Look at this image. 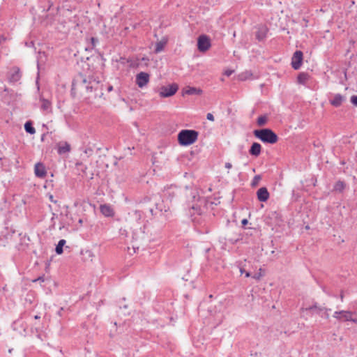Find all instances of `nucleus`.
<instances>
[{
    "label": "nucleus",
    "mask_w": 357,
    "mask_h": 357,
    "mask_svg": "<svg viewBox=\"0 0 357 357\" xmlns=\"http://www.w3.org/2000/svg\"><path fill=\"white\" fill-rule=\"evenodd\" d=\"M52 3H51V4L50 5V6L48 7V9H47V10H50V7H51V6H52Z\"/></svg>",
    "instance_id": "nucleus-64"
},
{
    "label": "nucleus",
    "mask_w": 357,
    "mask_h": 357,
    "mask_svg": "<svg viewBox=\"0 0 357 357\" xmlns=\"http://www.w3.org/2000/svg\"><path fill=\"white\" fill-rule=\"evenodd\" d=\"M57 153L59 155H64L70 152L71 146L70 144L64 141H61L56 144Z\"/></svg>",
    "instance_id": "nucleus-14"
},
{
    "label": "nucleus",
    "mask_w": 357,
    "mask_h": 357,
    "mask_svg": "<svg viewBox=\"0 0 357 357\" xmlns=\"http://www.w3.org/2000/svg\"><path fill=\"white\" fill-rule=\"evenodd\" d=\"M150 75L146 72H140L137 74L135 83L139 88H143L149 82Z\"/></svg>",
    "instance_id": "nucleus-10"
},
{
    "label": "nucleus",
    "mask_w": 357,
    "mask_h": 357,
    "mask_svg": "<svg viewBox=\"0 0 357 357\" xmlns=\"http://www.w3.org/2000/svg\"><path fill=\"white\" fill-rule=\"evenodd\" d=\"M26 313H27V316H28V317H33V318H34V319H40V315H38V314H34V315H32V314H31V311H29V312H26Z\"/></svg>",
    "instance_id": "nucleus-40"
},
{
    "label": "nucleus",
    "mask_w": 357,
    "mask_h": 357,
    "mask_svg": "<svg viewBox=\"0 0 357 357\" xmlns=\"http://www.w3.org/2000/svg\"><path fill=\"white\" fill-rule=\"evenodd\" d=\"M199 132L195 130H181L178 135L177 140L181 146H190L198 139Z\"/></svg>",
    "instance_id": "nucleus-2"
},
{
    "label": "nucleus",
    "mask_w": 357,
    "mask_h": 357,
    "mask_svg": "<svg viewBox=\"0 0 357 357\" xmlns=\"http://www.w3.org/2000/svg\"><path fill=\"white\" fill-rule=\"evenodd\" d=\"M243 211H235L234 213H233V219H232V222L234 223H237L238 222H239V219L241 218V214L243 213Z\"/></svg>",
    "instance_id": "nucleus-31"
},
{
    "label": "nucleus",
    "mask_w": 357,
    "mask_h": 357,
    "mask_svg": "<svg viewBox=\"0 0 357 357\" xmlns=\"http://www.w3.org/2000/svg\"><path fill=\"white\" fill-rule=\"evenodd\" d=\"M261 179V175H256L254 176L252 182H251V186L252 188H255L259 185V181Z\"/></svg>",
    "instance_id": "nucleus-32"
},
{
    "label": "nucleus",
    "mask_w": 357,
    "mask_h": 357,
    "mask_svg": "<svg viewBox=\"0 0 357 357\" xmlns=\"http://www.w3.org/2000/svg\"><path fill=\"white\" fill-rule=\"evenodd\" d=\"M257 199L261 202H266L270 197V193L266 187H261L257 191Z\"/></svg>",
    "instance_id": "nucleus-13"
},
{
    "label": "nucleus",
    "mask_w": 357,
    "mask_h": 357,
    "mask_svg": "<svg viewBox=\"0 0 357 357\" xmlns=\"http://www.w3.org/2000/svg\"><path fill=\"white\" fill-rule=\"evenodd\" d=\"M237 267L239 268V271L241 275L245 274V278H250L251 276V273L250 271H245L244 268L243 262L241 261L236 262Z\"/></svg>",
    "instance_id": "nucleus-29"
},
{
    "label": "nucleus",
    "mask_w": 357,
    "mask_h": 357,
    "mask_svg": "<svg viewBox=\"0 0 357 357\" xmlns=\"http://www.w3.org/2000/svg\"><path fill=\"white\" fill-rule=\"evenodd\" d=\"M77 87L78 86L77 84H74V81L73 80L70 90V95L73 98H75L77 96Z\"/></svg>",
    "instance_id": "nucleus-34"
},
{
    "label": "nucleus",
    "mask_w": 357,
    "mask_h": 357,
    "mask_svg": "<svg viewBox=\"0 0 357 357\" xmlns=\"http://www.w3.org/2000/svg\"><path fill=\"white\" fill-rule=\"evenodd\" d=\"M248 225H241V229L243 231H240L239 236L243 237V236H252L254 233H257L258 231L256 227H250L248 226Z\"/></svg>",
    "instance_id": "nucleus-19"
},
{
    "label": "nucleus",
    "mask_w": 357,
    "mask_h": 357,
    "mask_svg": "<svg viewBox=\"0 0 357 357\" xmlns=\"http://www.w3.org/2000/svg\"><path fill=\"white\" fill-rule=\"evenodd\" d=\"M85 169H86V167H84V169H83V168H82V171L83 172H85Z\"/></svg>",
    "instance_id": "nucleus-58"
},
{
    "label": "nucleus",
    "mask_w": 357,
    "mask_h": 357,
    "mask_svg": "<svg viewBox=\"0 0 357 357\" xmlns=\"http://www.w3.org/2000/svg\"><path fill=\"white\" fill-rule=\"evenodd\" d=\"M77 223H79V224L83 223V220H82V219L79 218V219L78 220V221H77Z\"/></svg>",
    "instance_id": "nucleus-55"
},
{
    "label": "nucleus",
    "mask_w": 357,
    "mask_h": 357,
    "mask_svg": "<svg viewBox=\"0 0 357 357\" xmlns=\"http://www.w3.org/2000/svg\"><path fill=\"white\" fill-rule=\"evenodd\" d=\"M353 315L356 316V317H354V319H357V310L356 311H353Z\"/></svg>",
    "instance_id": "nucleus-50"
},
{
    "label": "nucleus",
    "mask_w": 357,
    "mask_h": 357,
    "mask_svg": "<svg viewBox=\"0 0 357 357\" xmlns=\"http://www.w3.org/2000/svg\"><path fill=\"white\" fill-rule=\"evenodd\" d=\"M24 45H26V46H29V44L27 42H25V43H24Z\"/></svg>",
    "instance_id": "nucleus-61"
},
{
    "label": "nucleus",
    "mask_w": 357,
    "mask_h": 357,
    "mask_svg": "<svg viewBox=\"0 0 357 357\" xmlns=\"http://www.w3.org/2000/svg\"><path fill=\"white\" fill-rule=\"evenodd\" d=\"M197 49L200 52H206L211 47V40L206 34H201L197 38Z\"/></svg>",
    "instance_id": "nucleus-5"
},
{
    "label": "nucleus",
    "mask_w": 357,
    "mask_h": 357,
    "mask_svg": "<svg viewBox=\"0 0 357 357\" xmlns=\"http://www.w3.org/2000/svg\"><path fill=\"white\" fill-rule=\"evenodd\" d=\"M40 101L42 102L41 104V106H40V109L43 110V111H45V112H50L51 111V109H52V103L50 100H48L47 99H45L44 98H40Z\"/></svg>",
    "instance_id": "nucleus-26"
},
{
    "label": "nucleus",
    "mask_w": 357,
    "mask_h": 357,
    "mask_svg": "<svg viewBox=\"0 0 357 357\" xmlns=\"http://www.w3.org/2000/svg\"><path fill=\"white\" fill-rule=\"evenodd\" d=\"M86 252H89V256H91V254H92V253H91V251H89V250H88Z\"/></svg>",
    "instance_id": "nucleus-60"
},
{
    "label": "nucleus",
    "mask_w": 357,
    "mask_h": 357,
    "mask_svg": "<svg viewBox=\"0 0 357 357\" xmlns=\"http://www.w3.org/2000/svg\"><path fill=\"white\" fill-rule=\"evenodd\" d=\"M90 45H88L85 50L86 51L92 50L96 47V44L98 43V39L96 37H91L89 38Z\"/></svg>",
    "instance_id": "nucleus-30"
},
{
    "label": "nucleus",
    "mask_w": 357,
    "mask_h": 357,
    "mask_svg": "<svg viewBox=\"0 0 357 357\" xmlns=\"http://www.w3.org/2000/svg\"><path fill=\"white\" fill-rule=\"evenodd\" d=\"M324 310H325L326 311H328L329 310L328 309H326V308H324V307H319L318 306V308L315 310L316 313L317 314H319L321 312H322Z\"/></svg>",
    "instance_id": "nucleus-43"
},
{
    "label": "nucleus",
    "mask_w": 357,
    "mask_h": 357,
    "mask_svg": "<svg viewBox=\"0 0 357 357\" xmlns=\"http://www.w3.org/2000/svg\"><path fill=\"white\" fill-rule=\"evenodd\" d=\"M206 119L211 121H214V116L211 113H208L206 115Z\"/></svg>",
    "instance_id": "nucleus-41"
},
{
    "label": "nucleus",
    "mask_w": 357,
    "mask_h": 357,
    "mask_svg": "<svg viewBox=\"0 0 357 357\" xmlns=\"http://www.w3.org/2000/svg\"><path fill=\"white\" fill-rule=\"evenodd\" d=\"M24 129L25 131L30 134L33 135L36 133V129L33 126V122L31 120H28L24 124Z\"/></svg>",
    "instance_id": "nucleus-24"
},
{
    "label": "nucleus",
    "mask_w": 357,
    "mask_h": 357,
    "mask_svg": "<svg viewBox=\"0 0 357 357\" xmlns=\"http://www.w3.org/2000/svg\"><path fill=\"white\" fill-rule=\"evenodd\" d=\"M347 70L346 68H344V69L343 70V73H344V76H345V78H346V79H347Z\"/></svg>",
    "instance_id": "nucleus-54"
},
{
    "label": "nucleus",
    "mask_w": 357,
    "mask_h": 357,
    "mask_svg": "<svg viewBox=\"0 0 357 357\" xmlns=\"http://www.w3.org/2000/svg\"><path fill=\"white\" fill-rule=\"evenodd\" d=\"M74 84H77L78 87H83L86 89V86L89 84V82H92L91 78L87 79L86 77L82 74H77L74 79Z\"/></svg>",
    "instance_id": "nucleus-11"
},
{
    "label": "nucleus",
    "mask_w": 357,
    "mask_h": 357,
    "mask_svg": "<svg viewBox=\"0 0 357 357\" xmlns=\"http://www.w3.org/2000/svg\"><path fill=\"white\" fill-rule=\"evenodd\" d=\"M178 90V85L176 83H172L168 86H162L160 87V96L162 98H169L173 96Z\"/></svg>",
    "instance_id": "nucleus-6"
},
{
    "label": "nucleus",
    "mask_w": 357,
    "mask_h": 357,
    "mask_svg": "<svg viewBox=\"0 0 357 357\" xmlns=\"http://www.w3.org/2000/svg\"><path fill=\"white\" fill-rule=\"evenodd\" d=\"M63 307H60L59 310L57 311L56 314L59 317H63Z\"/></svg>",
    "instance_id": "nucleus-44"
},
{
    "label": "nucleus",
    "mask_w": 357,
    "mask_h": 357,
    "mask_svg": "<svg viewBox=\"0 0 357 357\" xmlns=\"http://www.w3.org/2000/svg\"><path fill=\"white\" fill-rule=\"evenodd\" d=\"M192 209L193 211H196V213H197L198 215H201V213H202V211H202V210H201L200 206H197V205H195H195H193V206H192Z\"/></svg>",
    "instance_id": "nucleus-38"
},
{
    "label": "nucleus",
    "mask_w": 357,
    "mask_h": 357,
    "mask_svg": "<svg viewBox=\"0 0 357 357\" xmlns=\"http://www.w3.org/2000/svg\"><path fill=\"white\" fill-rule=\"evenodd\" d=\"M234 72V70H230V69H228L227 70L225 71L224 73V75L229 77Z\"/></svg>",
    "instance_id": "nucleus-42"
},
{
    "label": "nucleus",
    "mask_w": 357,
    "mask_h": 357,
    "mask_svg": "<svg viewBox=\"0 0 357 357\" xmlns=\"http://www.w3.org/2000/svg\"><path fill=\"white\" fill-rule=\"evenodd\" d=\"M268 31V29L266 26H263L259 27L255 33L256 39L258 41L264 40L267 36Z\"/></svg>",
    "instance_id": "nucleus-21"
},
{
    "label": "nucleus",
    "mask_w": 357,
    "mask_h": 357,
    "mask_svg": "<svg viewBox=\"0 0 357 357\" xmlns=\"http://www.w3.org/2000/svg\"><path fill=\"white\" fill-rule=\"evenodd\" d=\"M225 167L227 169H230L232 167V165L230 162H226L225 163Z\"/></svg>",
    "instance_id": "nucleus-48"
},
{
    "label": "nucleus",
    "mask_w": 357,
    "mask_h": 357,
    "mask_svg": "<svg viewBox=\"0 0 357 357\" xmlns=\"http://www.w3.org/2000/svg\"><path fill=\"white\" fill-rule=\"evenodd\" d=\"M202 92V90L199 88H196L194 86H187L183 89L182 95H201Z\"/></svg>",
    "instance_id": "nucleus-20"
},
{
    "label": "nucleus",
    "mask_w": 357,
    "mask_h": 357,
    "mask_svg": "<svg viewBox=\"0 0 357 357\" xmlns=\"http://www.w3.org/2000/svg\"><path fill=\"white\" fill-rule=\"evenodd\" d=\"M350 102L354 106L357 107V96L353 95L350 98Z\"/></svg>",
    "instance_id": "nucleus-37"
},
{
    "label": "nucleus",
    "mask_w": 357,
    "mask_h": 357,
    "mask_svg": "<svg viewBox=\"0 0 357 357\" xmlns=\"http://www.w3.org/2000/svg\"><path fill=\"white\" fill-rule=\"evenodd\" d=\"M107 91V92H111L112 91H113V86L111 84H108Z\"/></svg>",
    "instance_id": "nucleus-47"
},
{
    "label": "nucleus",
    "mask_w": 357,
    "mask_h": 357,
    "mask_svg": "<svg viewBox=\"0 0 357 357\" xmlns=\"http://www.w3.org/2000/svg\"><path fill=\"white\" fill-rule=\"evenodd\" d=\"M348 188V184L343 180L337 181L333 187L331 192L335 194H343Z\"/></svg>",
    "instance_id": "nucleus-12"
},
{
    "label": "nucleus",
    "mask_w": 357,
    "mask_h": 357,
    "mask_svg": "<svg viewBox=\"0 0 357 357\" xmlns=\"http://www.w3.org/2000/svg\"><path fill=\"white\" fill-rule=\"evenodd\" d=\"M21 78L20 68L18 67H13L10 69L8 74V79L10 82L15 83L19 81Z\"/></svg>",
    "instance_id": "nucleus-16"
},
{
    "label": "nucleus",
    "mask_w": 357,
    "mask_h": 357,
    "mask_svg": "<svg viewBox=\"0 0 357 357\" xmlns=\"http://www.w3.org/2000/svg\"><path fill=\"white\" fill-rule=\"evenodd\" d=\"M54 225H55L54 224H52V227H50V229H54Z\"/></svg>",
    "instance_id": "nucleus-57"
},
{
    "label": "nucleus",
    "mask_w": 357,
    "mask_h": 357,
    "mask_svg": "<svg viewBox=\"0 0 357 357\" xmlns=\"http://www.w3.org/2000/svg\"><path fill=\"white\" fill-rule=\"evenodd\" d=\"M79 60H80L82 62L84 61V58H83V57H81Z\"/></svg>",
    "instance_id": "nucleus-59"
},
{
    "label": "nucleus",
    "mask_w": 357,
    "mask_h": 357,
    "mask_svg": "<svg viewBox=\"0 0 357 357\" xmlns=\"http://www.w3.org/2000/svg\"><path fill=\"white\" fill-rule=\"evenodd\" d=\"M324 316H325V317H326V319H328L329 315H328V314L327 313V311H326V312H325V315H324Z\"/></svg>",
    "instance_id": "nucleus-56"
},
{
    "label": "nucleus",
    "mask_w": 357,
    "mask_h": 357,
    "mask_svg": "<svg viewBox=\"0 0 357 357\" xmlns=\"http://www.w3.org/2000/svg\"><path fill=\"white\" fill-rule=\"evenodd\" d=\"M266 223H279L284 222V219L281 211H269L267 212L265 220Z\"/></svg>",
    "instance_id": "nucleus-7"
},
{
    "label": "nucleus",
    "mask_w": 357,
    "mask_h": 357,
    "mask_svg": "<svg viewBox=\"0 0 357 357\" xmlns=\"http://www.w3.org/2000/svg\"><path fill=\"white\" fill-rule=\"evenodd\" d=\"M264 275V274L262 273V268H259V272L252 275L251 274V276L253 279L256 280H260L261 278Z\"/></svg>",
    "instance_id": "nucleus-35"
},
{
    "label": "nucleus",
    "mask_w": 357,
    "mask_h": 357,
    "mask_svg": "<svg viewBox=\"0 0 357 357\" xmlns=\"http://www.w3.org/2000/svg\"><path fill=\"white\" fill-rule=\"evenodd\" d=\"M239 241H243V237H239V238H237L236 239H234V238H229L228 239V241L229 243H231V244H235L237 242H238Z\"/></svg>",
    "instance_id": "nucleus-39"
},
{
    "label": "nucleus",
    "mask_w": 357,
    "mask_h": 357,
    "mask_svg": "<svg viewBox=\"0 0 357 357\" xmlns=\"http://www.w3.org/2000/svg\"><path fill=\"white\" fill-rule=\"evenodd\" d=\"M35 175L38 178H44L47 175V170L43 162H37L34 167Z\"/></svg>",
    "instance_id": "nucleus-15"
},
{
    "label": "nucleus",
    "mask_w": 357,
    "mask_h": 357,
    "mask_svg": "<svg viewBox=\"0 0 357 357\" xmlns=\"http://www.w3.org/2000/svg\"><path fill=\"white\" fill-rule=\"evenodd\" d=\"M101 213L105 217H113L114 211L112 206L109 204H104L100 206Z\"/></svg>",
    "instance_id": "nucleus-18"
},
{
    "label": "nucleus",
    "mask_w": 357,
    "mask_h": 357,
    "mask_svg": "<svg viewBox=\"0 0 357 357\" xmlns=\"http://www.w3.org/2000/svg\"><path fill=\"white\" fill-rule=\"evenodd\" d=\"M261 145L258 142H253L248 151L249 154L255 158L258 157L261 153Z\"/></svg>",
    "instance_id": "nucleus-17"
},
{
    "label": "nucleus",
    "mask_w": 357,
    "mask_h": 357,
    "mask_svg": "<svg viewBox=\"0 0 357 357\" xmlns=\"http://www.w3.org/2000/svg\"><path fill=\"white\" fill-rule=\"evenodd\" d=\"M6 40V38L4 36H3V35L0 36V45L3 43Z\"/></svg>",
    "instance_id": "nucleus-46"
},
{
    "label": "nucleus",
    "mask_w": 357,
    "mask_h": 357,
    "mask_svg": "<svg viewBox=\"0 0 357 357\" xmlns=\"http://www.w3.org/2000/svg\"><path fill=\"white\" fill-rule=\"evenodd\" d=\"M240 223H248V220L245 217L239 219Z\"/></svg>",
    "instance_id": "nucleus-45"
},
{
    "label": "nucleus",
    "mask_w": 357,
    "mask_h": 357,
    "mask_svg": "<svg viewBox=\"0 0 357 357\" xmlns=\"http://www.w3.org/2000/svg\"><path fill=\"white\" fill-rule=\"evenodd\" d=\"M253 135L264 144H274L279 140L278 135L269 128L255 129Z\"/></svg>",
    "instance_id": "nucleus-1"
},
{
    "label": "nucleus",
    "mask_w": 357,
    "mask_h": 357,
    "mask_svg": "<svg viewBox=\"0 0 357 357\" xmlns=\"http://www.w3.org/2000/svg\"><path fill=\"white\" fill-rule=\"evenodd\" d=\"M310 78V75L307 73L301 72L297 75V82L299 84L305 85Z\"/></svg>",
    "instance_id": "nucleus-23"
},
{
    "label": "nucleus",
    "mask_w": 357,
    "mask_h": 357,
    "mask_svg": "<svg viewBox=\"0 0 357 357\" xmlns=\"http://www.w3.org/2000/svg\"><path fill=\"white\" fill-rule=\"evenodd\" d=\"M317 308H318L317 303L315 302L312 305L309 306V307H305V308H302L301 310L303 311L313 312V311H315Z\"/></svg>",
    "instance_id": "nucleus-36"
},
{
    "label": "nucleus",
    "mask_w": 357,
    "mask_h": 357,
    "mask_svg": "<svg viewBox=\"0 0 357 357\" xmlns=\"http://www.w3.org/2000/svg\"><path fill=\"white\" fill-rule=\"evenodd\" d=\"M119 307H120V308L127 309L128 306V305H126V304H124V305L120 304Z\"/></svg>",
    "instance_id": "nucleus-49"
},
{
    "label": "nucleus",
    "mask_w": 357,
    "mask_h": 357,
    "mask_svg": "<svg viewBox=\"0 0 357 357\" xmlns=\"http://www.w3.org/2000/svg\"><path fill=\"white\" fill-rule=\"evenodd\" d=\"M167 43V40L166 39H163V40H161L155 43L154 52L155 54H158V53L162 52L164 50Z\"/></svg>",
    "instance_id": "nucleus-27"
},
{
    "label": "nucleus",
    "mask_w": 357,
    "mask_h": 357,
    "mask_svg": "<svg viewBox=\"0 0 357 357\" xmlns=\"http://www.w3.org/2000/svg\"><path fill=\"white\" fill-rule=\"evenodd\" d=\"M340 297L341 301H343V298H344L343 291L341 292Z\"/></svg>",
    "instance_id": "nucleus-51"
},
{
    "label": "nucleus",
    "mask_w": 357,
    "mask_h": 357,
    "mask_svg": "<svg viewBox=\"0 0 357 357\" xmlns=\"http://www.w3.org/2000/svg\"><path fill=\"white\" fill-rule=\"evenodd\" d=\"M103 86V84H102L100 82L93 79L92 82H89V84L86 86V90L89 93L94 92L93 96L94 98H100L104 95Z\"/></svg>",
    "instance_id": "nucleus-3"
},
{
    "label": "nucleus",
    "mask_w": 357,
    "mask_h": 357,
    "mask_svg": "<svg viewBox=\"0 0 357 357\" xmlns=\"http://www.w3.org/2000/svg\"><path fill=\"white\" fill-rule=\"evenodd\" d=\"M322 289H323V291H324V292H326V288H325V287H322Z\"/></svg>",
    "instance_id": "nucleus-62"
},
{
    "label": "nucleus",
    "mask_w": 357,
    "mask_h": 357,
    "mask_svg": "<svg viewBox=\"0 0 357 357\" xmlns=\"http://www.w3.org/2000/svg\"><path fill=\"white\" fill-rule=\"evenodd\" d=\"M268 121V115L267 114L260 115L257 117L256 123L259 127L266 126Z\"/></svg>",
    "instance_id": "nucleus-25"
},
{
    "label": "nucleus",
    "mask_w": 357,
    "mask_h": 357,
    "mask_svg": "<svg viewBox=\"0 0 357 357\" xmlns=\"http://www.w3.org/2000/svg\"><path fill=\"white\" fill-rule=\"evenodd\" d=\"M303 53L301 50H296L293 54L291 65L293 69L298 70L303 65Z\"/></svg>",
    "instance_id": "nucleus-8"
},
{
    "label": "nucleus",
    "mask_w": 357,
    "mask_h": 357,
    "mask_svg": "<svg viewBox=\"0 0 357 357\" xmlns=\"http://www.w3.org/2000/svg\"><path fill=\"white\" fill-rule=\"evenodd\" d=\"M305 229L306 230L310 229V225H305Z\"/></svg>",
    "instance_id": "nucleus-53"
},
{
    "label": "nucleus",
    "mask_w": 357,
    "mask_h": 357,
    "mask_svg": "<svg viewBox=\"0 0 357 357\" xmlns=\"http://www.w3.org/2000/svg\"><path fill=\"white\" fill-rule=\"evenodd\" d=\"M234 252H235L238 253V248H237V249H236Z\"/></svg>",
    "instance_id": "nucleus-63"
},
{
    "label": "nucleus",
    "mask_w": 357,
    "mask_h": 357,
    "mask_svg": "<svg viewBox=\"0 0 357 357\" xmlns=\"http://www.w3.org/2000/svg\"><path fill=\"white\" fill-rule=\"evenodd\" d=\"M333 317L341 322L351 321L352 323L357 324V319H354L353 317V311H335L333 314Z\"/></svg>",
    "instance_id": "nucleus-4"
},
{
    "label": "nucleus",
    "mask_w": 357,
    "mask_h": 357,
    "mask_svg": "<svg viewBox=\"0 0 357 357\" xmlns=\"http://www.w3.org/2000/svg\"><path fill=\"white\" fill-rule=\"evenodd\" d=\"M66 241L65 239H61L56 245L55 252L56 255H60L63 252V247L65 246Z\"/></svg>",
    "instance_id": "nucleus-28"
},
{
    "label": "nucleus",
    "mask_w": 357,
    "mask_h": 357,
    "mask_svg": "<svg viewBox=\"0 0 357 357\" xmlns=\"http://www.w3.org/2000/svg\"><path fill=\"white\" fill-rule=\"evenodd\" d=\"M45 135H46V134H45V133H43V134L42 135V136H41V140H42V141H44L45 137Z\"/></svg>",
    "instance_id": "nucleus-52"
},
{
    "label": "nucleus",
    "mask_w": 357,
    "mask_h": 357,
    "mask_svg": "<svg viewBox=\"0 0 357 357\" xmlns=\"http://www.w3.org/2000/svg\"><path fill=\"white\" fill-rule=\"evenodd\" d=\"M345 100V97L340 93L334 96L333 99H330L329 102L331 105L335 107H338L342 105V102Z\"/></svg>",
    "instance_id": "nucleus-22"
},
{
    "label": "nucleus",
    "mask_w": 357,
    "mask_h": 357,
    "mask_svg": "<svg viewBox=\"0 0 357 357\" xmlns=\"http://www.w3.org/2000/svg\"><path fill=\"white\" fill-rule=\"evenodd\" d=\"M252 75V74L250 72H245L238 75V79L241 81H245Z\"/></svg>",
    "instance_id": "nucleus-33"
},
{
    "label": "nucleus",
    "mask_w": 357,
    "mask_h": 357,
    "mask_svg": "<svg viewBox=\"0 0 357 357\" xmlns=\"http://www.w3.org/2000/svg\"><path fill=\"white\" fill-rule=\"evenodd\" d=\"M36 305L37 301L35 299L33 294L28 293L24 301V307L25 308L24 315L26 314V312L32 311Z\"/></svg>",
    "instance_id": "nucleus-9"
}]
</instances>
